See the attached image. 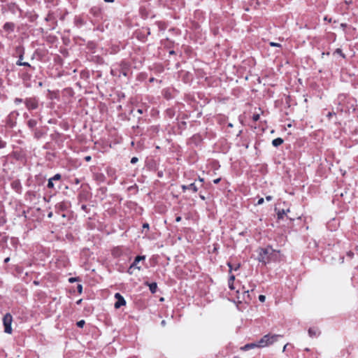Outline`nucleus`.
<instances>
[{"label":"nucleus","mask_w":358,"mask_h":358,"mask_svg":"<svg viewBox=\"0 0 358 358\" xmlns=\"http://www.w3.org/2000/svg\"><path fill=\"white\" fill-rule=\"evenodd\" d=\"M259 348V342L256 343H250V344H247L245 345L243 348V350H248L249 349H251V348Z\"/></svg>","instance_id":"nucleus-10"},{"label":"nucleus","mask_w":358,"mask_h":358,"mask_svg":"<svg viewBox=\"0 0 358 358\" xmlns=\"http://www.w3.org/2000/svg\"><path fill=\"white\" fill-rule=\"evenodd\" d=\"M234 358H237V357H234Z\"/></svg>","instance_id":"nucleus-47"},{"label":"nucleus","mask_w":358,"mask_h":358,"mask_svg":"<svg viewBox=\"0 0 358 358\" xmlns=\"http://www.w3.org/2000/svg\"><path fill=\"white\" fill-rule=\"evenodd\" d=\"M26 106L28 109L33 110L38 107V102L35 99H28L25 101Z\"/></svg>","instance_id":"nucleus-6"},{"label":"nucleus","mask_w":358,"mask_h":358,"mask_svg":"<svg viewBox=\"0 0 358 358\" xmlns=\"http://www.w3.org/2000/svg\"><path fill=\"white\" fill-rule=\"evenodd\" d=\"M22 59V56H20V60L17 62V64L20 65V66H30L29 64L27 63V62H24V61H22V62H21V59Z\"/></svg>","instance_id":"nucleus-16"},{"label":"nucleus","mask_w":358,"mask_h":358,"mask_svg":"<svg viewBox=\"0 0 358 358\" xmlns=\"http://www.w3.org/2000/svg\"><path fill=\"white\" fill-rule=\"evenodd\" d=\"M276 255V252L271 247H267L264 249H261L259 253L258 259L260 262L266 264L270 260L274 259V256Z\"/></svg>","instance_id":"nucleus-1"},{"label":"nucleus","mask_w":358,"mask_h":358,"mask_svg":"<svg viewBox=\"0 0 358 358\" xmlns=\"http://www.w3.org/2000/svg\"><path fill=\"white\" fill-rule=\"evenodd\" d=\"M282 143H283V140L281 138H275L274 140H273L272 145L274 147H278V146L280 145L281 144H282Z\"/></svg>","instance_id":"nucleus-11"},{"label":"nucleus","mask_w":358,"mask_h":358,"mask_svg":"<svg viewBox=\"0 0 358 358\" xmlns=\"http://www.w3.org/2000/svg\"><path fill=\"white\" fill-rule=\"evenodd\" d=\"M53 180L52 178H50L48 183V187L52 188L54 187L53 184Z\"/></svg>","instance_id":"nucleus-18"},{"label":"nucleus","mask_w":358,"mask_h":358,"mask_svg":"<svg viewBox=\"0 0 358 358\" xmlns=\"http://www.w3.org/2000/svg\"><path fill=\"white\" fill-rule=\"evenodd\" d=\"M259 300L261 301V302H264L265 300H266V296L264 295H259Z\"/></svg>","instance_id":"nucleus-22"},{"label":"nucleus","mask_w":358,"mask_h":358,"mask_svg":"<svg viewBox=\"0 0 358 358\" xmlns=\"http://www.w3.org/2000/svg\"><path fill=\"white\" fill-rule=\"evenodd\" d=\"M264 203V199L263 198H260L258 201H257V205H261Z\"/></svg>","instance_id":"nucleus-27"},{"label":"nucleus","mask_w":358,"mask_h":358,"mask_svg":"<svg viewBox=\"0 0 358 358\" xmlns=\"http://www.w3.org/2000/svg\"><path fill=\"white\" fill-rule=\"evenodd\" d=\"M266 201H270L272 200V196H266Z\"/></svg>","instance_id":"nucleus-28"},{"label":"nucleus","mask_w":358,"mask_h":358,"mask_svg":"<svg viewBox=\"0 0 358 358\" xmlns=\"http://www.w3.org/2000/svg\"><path fill=\"white\" fill-rule=\"evenodd\" d=\"M115 298L117 299V301L115 303V308H120L121 306L126 304L124 299L120 293H116L115 294Z\"/></svg>","instance_id":"nucleus-5"},{"label":"nucleus","mask_w":358,"mask_h":358,"mask_svg":"<svg viewBox=\"0 0 358 358\" xmlns=\"http://www.w3.org/2000/svg\"><path fill=\"white\" fill-rule=\"evenodd\" d=\"M249 290L244 291V293H248Z\"/></svg>","instance_id":"nucleus-45"},{"label":"nucleus","mask_w":358,"mask_h":358,"mask_svg":"<svg viewBox=\"0 0 358 358\" xmlns=\"http://www.w3.org/2000/svg\"><path fill=\"white\" fill-rule=\"evenodd\" d=\"M22 59V56H20V60L17 62V64L20 65V66H30L29 64L27 63V62H24V61H22V62H21V59Z\"/></svg>","instance_id":"nucleus-15"},{"label":"nucleus","mask_w":358,"mask_h":358,"mask_svg":"<svg viewBox=\"0 0 358 358\" xmlns=\"http://www.w3.org/2000/svg\"><path fill=\"white\" fill-rule=\"evenodd\" d=\"M77 289H78V291L79 293H82V291H83V287L81 285H78V287H77Z\"/></svg>","instance_id":"nucleus-25"},{"label":"nucleus","mask_w":358,"mask_h":358,"mask_svg":"<svg viewBox=\"0 0 358 358\" xmlns=\"http://www.w3.org/2000/svg\"><path fill=\"white\" fill-rule=\"evenodd\" d=\"M36 122L34 120H29L28 122V124L30 127H34L36 125Z\"/></svg>","instance_id":"nucleus-19"},{"label":"nucleus","mask_w":358,"mask_h":358,"mask_svg":"<svg viewBox=\"0 0 358 358\" xmlns=\"http://www.w3.org/2000/svg\"><path fill=\"white\" fill-rule=\"evenodd\" d=\"M106 2H113L114 0H104Z\"/></svg>","instance_id":"nucleus-39"},{"label":"nucleus","mask_w":358,"mask_h":358,"mask_svg":"<svg viewBox=\"0 0 358 358\" xmlns=\"http://www.w3.org/2000/svg\"><path fill=\"white\" fill-rule=\"evenodd\" d=\"M334 53L338 54V55H341L343 57H345V55L342 53V51L340 48H337L335 50Z\"/></svg>","instance_id":"nucleus-20"},{"label":"nucleus","mask_w":358,"mask_h":358,"mask_svg":"<svg viewBox=\"0 0 358 358\" xmlns=\"http://www.w3.org/2000/svg\"><path fill=\"white\" fill-rule=\"evenodd\" d=\"M288 344H286L284 347H283V349H282V352H285L286 350V348L287 347Z\"/></svg>","instance_id":"nucleus-35"},{"label":"nucleus","mask_w":358,"mask_h":358,"mask_svg":"<svg viewBox=\"0 0 358 358\" xmlns=\"http://www.w3.org/2000/svg\"><path fill=\"white\" fill-rule=\"evenodd\" d=\"M201 199L204 200L205 199V197L203 196H200Z\"/></svg>","instance_id":"nucleus-42"},{"label":"nucleus","mask_w":358,"mask_h":358,"mask_svg":"<svg viewBox=\"0 0 358 358\" xmlns=\"http://www.w3.org/2000/svg\"><path fill=\"white\" fill-rule=\"evenodd\" d=\"M138 113H142L141 110H138Z\"/></svg>","instance_id":"nucleus-46"},{"label":"nucleus","mask_w":358,"mask_h":358,"mask_svg":"<svg viewBox=\"0 0 358 358\" xmlns=\"http://www.w3.org/2000/svg\"><path fill=\"white\" fill-rule=\"evenodd\" d=\"M220 181V178H217L213 180L214 183L217 184Z\"/></svg>","instance_id":"nucleus-31"},{"label":"nucleus","mask_w":358,"mask_h":358,"mask_svg":"<svg viewBox=\"0 0 358 358\" xmlns=\"http://www.w3.org/2000/svg\"><path fill=\"white\" fill-rule=\"evenodd\" d=\"M259 115L256 114V115H253V120H254L255 121H257V120H259Z\"/></svg>","instance_id":"nucleus-26"},{"label":"nucleus","mask_w":358,"mask_h":358,"mask_svg":"<svg viewBox=\"0 0 358 358\" xmlns=\"http://www.w3.org/2000/svg\"><path fill=\"white\" fill-rule=\"evenodd\" d=\"M14 28H15V24L13 22H6L3 27V30L8 33L13 32L14 30Z\"/></svg>","instance_id":"nucleus-7"},{"label":"nucleus","mask_w":358,"mask_h":358,"mask_svg":"<svg viewBox=\"0 0 358 358\" xmlns=\"http://www.w3.org/2000/svg\"><path fill=\"white\" fill-rule=\"evenodd\" d=\"M10 261V258L9 257H7L4 259V262L5 263H8V262Z\"/></svg>","instance_id":"nucleus-33"},{"label":"nucleus","mask_w":358,"mask_h":358,"mask_svg":"<svg viewBox=\"0 0 358 358\" xmlns=\"http://www.w3.org/2000/svg\"><path fill=\"white\" fill-rule=\"evenodd\" d=\"M270 45L273 46V47H280L281 46V45L280 43H274V42H271Z\"/></svg>","instance_id":"nucleus-23"},{"label":"nucleus","mask_w":358,"mask_h":358,"mask_svg":"<svg viewBox=\"0 0 358 358\" xmlns=\"http://www.w3.org/2000/svg\"><path fill=\"white\" fill-rule=\"evenodd\" d=\"M148 224L145 223L143 224V228H148Z\"/></svg>","instance_id":"nucleus-36"},{"label":"nucleus","mask_w":358,"mask_h":358,"mask_svg":"<svg viewBox=\"0 0 358 358\" xmlns=\"http://www.w3.org/2000/svg\"><path fill=\"white\" fill-rule=\"evenodd\" d=\"M76 280V279L75 278H71L69 279V282H75Z\"/></svg>","instance_id":"nucleus-30"},{"label":"nucleus","mask_w":358,"mask_h":358,"mask_svg":"<svg viewBox=\"0 0 358 358\" xmlns=\"http://www.w3.org/2000/svg\"><path fill=\"white\" fill-rule=\"evenodd\" d=\"M288 212H289V209L278 210V217L279 219L282 218L284 215H286Z\"/></svg>","instance_id":"nucleus-14"},{"label":"nucleus","mask_w":358,"mask_h":358,"mask_svg":"<svg viewBox=\"0 0 358 358\" xmlns=\"http://www.w3.org/2000/svg\"><path fill=\"white\" fill-rule=\"evenodd\" d=\"M85 324V322L84 320H80L77 322V326L80 328H83Z\"/></svg>","instance_id":"nucleus-17"},{"label":"nucleus","mask_w":358,"mask_h":358,"mask_svg":"<svg viewBox=\"0 0 358 358\" xmlns=\"http://www.w3.org/2000/svg\"><path fill=\"white\" fill-rule=\"evenodd\" d=\"M85 159L87 162H90L91 160V157L90 156H87V157H85Z\"/></svg>","instance_id":"nucleus-29"},{"label":"nucleus","mask_w":358,"mask_h":358,"mask_svg":"<svg viewBox=\"0 0 358 358\" xmlns=\"http://www.w3.org/2000/svg\"><path fill=\"white\" fill-rule=\"evenodd\" d=\"M235 280V276L234 275H231L229 279V287L231 289H234V281Z\"/></svg>","instance_id":"nucleus-13"},{"label":"nucleus","mask_w":358,"mask_h":358,"mask_svg":"<svg viewBox=\"0 0 358 358\" xmlns=\"http://www.w3.org/2000/svg\"><path fill=\"white\" fill-rule=\"evenodd\" d=\"M331 115V113H329V114H328V115H327V116H328V117H330Z\"/></svg>","instance_id":"nucleus-43"},{"label":"nucleus","mask_w":358,"mask_h":358,"mask_svg":"<svg viewBox=\"0 0 358 358\" xmlns=\"http://www.w3.org/2000/svg\"><path fill=\"white\" fill-rule=\"evenodd\" d=\"M348 255H349V256H350V257H352L353 253H352V252H349V253H348Z\"/></svg>","instance_id":"nucleus-40"},{"label":"nucleus","mask_w":358,"mask_h":358,"mask_svg":"<svg viewBox=\"0 0 358 358\" xmlns=\"http://www.w3.org/2000/svg\"><path fill=\"white\" fill-rule=\"evenodd\" d=\"M182 189L183 191H185L186 189L192 190L193 192H197L198 189L194 183H191L189 185H182Z\"/></svg>","instance_id":"nucleus-8"},{"label":"nucleus","mask_w":358,"mask_h":358,"mask_svg":"<svg viewBox=\"0 0 358 358\" xmlns=\"http://www.w3.org/2000/svg\"><path fill=\"white\" fill-rule=\"evenodd\" d=\"M149 286L150 290L152 293H155L157 292V285L156 282L147 283Z\"/></svg>","instance_id":"nucleus-12"},{"label":"nucleus","mask_w":358,"mask_h":358,"mask_svg":"<svg viewBox=\"0 0 358 358\" xmlns=\"http://www.w3.org/2000/svg\"><path fill=\"white\" fill-rule=\"evenodd\" d=\"M143 259H145V257L144 256H137L136 258H135V260L134 262L132 263V264L130 266L129 268V271L128 272L130 273V274H132L133 272H134V269L135 268H137L138 270H140L141 269V267L138 266L139 262L141 260H143Z\"/></svg>","instance_id":"nucleus-4"},{"label":"nucleus","mask_w":358,"mask_h":358,"mask_svg":"<svg viewBox=\"0 0 358 358\" xmlns=\"http://www.w3.org/2000/svg\"><path fill=\"white\" fill-rule=\"evenodd\" d=\"M282 336L278 334H267L264 336L258 342L259 348H264L277 342Z\"/></svg>","instance_id":"nucleus-2"},{"label":"nucleus","mask_w":358,"mask_h":358,"mask_svg":"<svg viewBox=\"0 0 358 358\" xmlns=\"http://www.w3.org/2000/svg\"><path fill=\"white\" fill-rule=\"evenodd\" d=\"M180 220H181V217H180V216H178V217L176 218V222H180Z\"/></svg>","instance_id":"nucleus-32"},{"label":"nucleus","mask_w":358,"mask_h":358,"mask_svg":"<svg viewBox=\"0 0 358 358\" xmlns=\"http://www.w3.org/2000/svg\"><path fill=\"white\" fill-rule=\"evenodd\" d=\"M240 265L238 264L236 266H235L234 270H237L239 268Z\"/></svg>","instance_id":"nucleus-38"},{"label":"nucleus","mask_w":358,"mask_h":358,"mask_svg":"<svg viewBox=\"0 0 358 358\" xmlns=\"http://www.w3.org/2000/svg\"><path fill=\"white\" fill-rule=\"evenodd\" d=\"M13 322V317L10 313H6L3 318V323L4 326V331L7 334L12 333L11 324Z\"/></svg>","instance_id":"nucleus-3"},{"label":"nucleus","mask_w":358,"mask_h":358,"mask_svg":"<svg viewBox=\"0 0 358 358\" xmlns=\"http://www.w3.org/2000/svg\"><path fill=\"white\" fill-rule=\"evenodd\" d=\"M228 266H229L230 271H231L232 269V267H231V264L229 263L228 264Z\"/></svg>","instance_id":"nucleus-41"},{"label":"nucleus","mask_w":358,"mask_h":358,"mask_svg":"<svg viewBox=\"0 0 358 358\" xmlns=\"http://www.w3.org/2000/svg\"><path fill=\"white\" fill-rule=\"evenodd\" d=\"M308 335L310 337H317L320 335V331L316 328H310L308 329Z\"/></svg>","instance_id":"nucleus-9"},{"label":"nucleus","mask_w":358,"mask_h":358,"mask_svg":"<svg viewBox=\"0 0 358 358\" xmlns=\"http://www.w3.org/2000/svg\"><path fill=\"white\" fill-rule=\"evenodd\" d=\"M138 161V159L137 157H132V158H131V164H135V163H136Z\"/></svg>","instance_id":"nucleus-24"},{"label":"nucleus","mask_w":358,"mask_h":358,"mask_svg":"<svg viewBox=\"0 0 358 358\" xmlns=\"http://www.w3.org/2000/svg\"><path fill=\"white\" fill-rule=\"evenodd\" d=\"M161 324L164 327L166 325V321L165 320H162V322H161Z\"/></svg>","instance_id":"nucleus-34"},{"label":"nucleus","mask_w":358,"mask_h":358,"mask_svg":"<svg viewBox=\"0 0 358 358\" xmlns=\"http://www.w3.org/2000/svg\"><path fill=\"white\" fill-rule=\"evenodd\" d=\"M53 180H59L61 178L60 174H56L52 178H51Z\"/></svg>","instance_id":"nucleus-21"},{"label":"nucleus","mask_w":358,"mask_h":358,"mask_svg":"<svg viewBox=\"0 0 358 358\" xmlns=\"http://www.w3.org/2000/svg\"><path fill=\"white\" fill-rule=\"evenodd\" d=\"M21 101H22V100H21V99H15V102H21Z\"/></svg>","instance_id":"nucleus-37"},{"label":"nucleus","mask_w":358,"mask_h":358,"mask_svg":"<svg viewBox=\"0 0 358 358\" xmlns=\"http://www.w3.org/2000/svg\"><path fill=\"white\" fill-rule=\"evenodd\" d=\"M255 287V285L252 286V288L251 289V291H253Z\"/></svg>","instance_id":"nucleus-44"}]
</instances>
